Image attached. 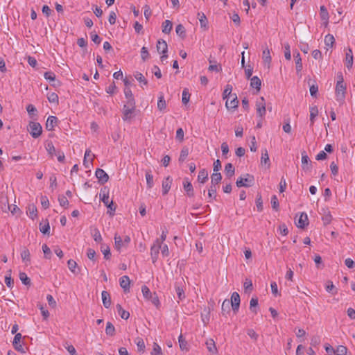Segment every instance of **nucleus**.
<instances>
[{"instance_id": "69168bd1", "label": "nucleus", "mask_w": 355, "mask_h": 355, "mask_svg": "<svg viewBox=\"0 0 355 355\" xmlns=\"http://www.w3.org/2000/svg\"><path fill=\"white\" fill-rule=\"evenodd\" d=\"M44 77L46 80L49 81H55V75L52 71H46L44 74Z\"/></svg>"}, {"instance_id": "f8f14e48", "label": "nucleus", "mask_w": 355, "mask_h": 355, "mask_svg": "<svg viewBox=\"0 0 355 355\" xmlns=\"http://www.w3.org/2000/svg\"><path fill=\"white\" fill-rule=\"evenodd\" d=\"M172 178L170 176L166 177L162 182V194L166 195L169 191L171 184H172Z\"/></svg>"}, {"instance_id": "a19ab883", "label": "nucleus", "mask_w": 355, "mask_h": 355, "mask_svg": "<svg viewBox=\"0 0 355 355\" xmlns=\"http://www.w3.org/2000/svg\"><path fill=\"white\" fill-rule=\"evenodd\" d=\"M101 252L104 255V258L105 259H110V257H111V253H110V247L108 245H101Z\"/></svg>"}, {"instance_id": "aec40b11", "label": "nucleus", "mask_w": 355, "mask_h": 355, "mask_svg": "<svg viewBox=\"0 0 355 355\" xmlns=\"http://www.w3.org/2000/svg\"><path fill=\"white\" fill-rule=\"evenodd\" d=\"M261 164L267 165L268 168L270 166L269 155L267 149L264 148L261 150Z\"/></svg>"}, {"instance_id": "5701e85b", "label": "nucleus", "mask_w": 355, "mask_h": 355, "mask_svg": "<svg viewBox=\"0 0 355 355\" xmlns=\"http://www.w3.org/2000/svg\"><path fill=\"white\" fill-rule=\"evenodd\" d=\"M206 346L208 351L213 354H216L218 350L216 347L215 342L213 339L210 338L206 341Z\"/></svg>"}, {"instance_id": "5fc2aeb1", "label": "nucleus", "mask_w": 355, "mask_h": 355, "mask_svg": "<svg viewBox=\"0 0 355 355\" xmlns=\"http://www.w3.org/2000/svg\"><path fill=\"white\" fill-rule=\"evenodd\" d=\"M92 235L96 242H101L102 241V236L99 232V230L97 228H95L93 232H92Z\"/></svg>"}, {"instance_id": "680f3d73", "label": "nucleus", "mask_w": 355, "mask_h": 355, "mask_svg": "<svg viewBox=\"0 0 355 355\" xmlns=\"http://www.w3.org/2000/svg\"><path fill=\"white\" fill-rule=\"evenodd\" d=\"M42 250L44 254V257L46 259H51V249L47 246V245L44 244L42 245Z\"/></svg>"}, {"instance_id": "f03ea898", "label": "nucleus", "mask_w": 355, "mask_h": 355, "mask_svg": "<svg viewBox=\"0 0 355 355\" xmlns=\"http://www.w3.org/2000/svg\"><path fill=\"white\" fill-rule=\"evenodd\" d=\"M340 80L337 81L336 86V94L338 101H343L345 96L346 85L343 82V76H339Z\"/></svg>"}, {"instance_id": "13d9d810", "label": "nucleus", "mask_w": 355, "mask_h": 355, "mask_svg": "<svg viewBox=\"0 0 355 355\" xmlns=\"http://www.w3.org/2000/svg\"><path fill=\"white\" fill-rule=\"evenodd\" d=\"M347 352V348L343 345H339L335 350V354L337 355H346Z\"/></svg>"}, {"instance_id": "37998d69", "label": "nucleus", "mask_w": 355, "mask_h": 355, "mask_svg": "<svg viewBox=\"0 0 355 355\" xmlns=\"http://www.w3.org/2000/svg\"><path fill=\"white\" fill-rule=\"evenodd\" d=\"M105 333L107 335L110 336H112L115 334V327L110 322H107Z\"/></svg>"}, {"instance_id": "774afa93", "label": "nucleus", "mask_w": 355, "mask_h": 355, "mask_svg": "<svg viewBox=\"0 0 355 355\" xmlns=\"http://www.w3.org/2000/svg\"><path fill=\"white\" fill-rule=\"evenodd\" d=\"M314 261L318 268H322L324 264L322 263V258L319 254H316L314 257Z\"/></svg>"}, {"instance_id": "c9c22d12", "label": "nucleus", "mask_w": 355, "mask_h": 355, "mask_svg": "<svg viewBox=\"0 0 355 355\" xmlns=\"http://www.w3.org/2000/svg\"><path fill=\"white\" fill-rule=\"evenodd\" d=\"M318 114V110L316 106H313L310 107V121L311 125H313L314 123V119Z\"/></svg>"}, {"instance_id": "c85d7f7f", "label": "nucleus", "mask_w": 355, "mask_h": 355, "mask_svg": "<svg viewBox=\"0 0 355 355\" xmlns=\"http://www.w3.org/2000/svg\"><path fill=\"white\" fill-rule=\"evenodd\" d=\"M173 28V24L170 20H165L162 24V32L168 34Z\"/></svg>"}, {"instance_id": "58836bf2", "label": "nucleus", "mask_w": 355, "mask_h": 355, "mask_svg": "<svg viewBox=\"0 0 355 355\" xmlns=\"http://www.w3.org/2000/svg\"><path fill=\"white\" fill-rule=\"evenodd\" d=\"M334 43H335V39L332 35L328 34L325 36L324 44L326 46L331 48V47H333Z\"/></svg>"}, {"instance_id": "4c0bfd02", "label": "nucleus", "mask_w": 355, "mask_h": 355, "mask_svg": "<svg viewBox=\"0 0 355 355\" xmlns=\"http://www.w3.org/2000/svg\"><path fill=\"white\" fill-rule=\"evenodd\" d=\"M198 16L199 17V21H200L201 27L207 28L208 21H207V19L205 15L203 12H198Z\"/></svg>"}, {"instance_id": "cd10ccee", "label": "nucleus", "mask_w": 355, "mask_h": 355, "mask_svg": "<svg viewBox=\"0 0 355 355\" xmlns=\"http://www.w3.org/2000/svg\"><path fill=\"white\" fill-rule=\"evenodd\" d=\"M208 180V172L205 169L199 171L198 181L200 183H205Z\"/></svg>"}, {"instance_id": "412c9836", "label": "nucleus", "mask_w": 355, "mask_h": 355, "mask_svg": "<svg viewBox=\"0 0 355 355\" xmlns=\"http://www.w3.org/2000/svg\"><path fill=\"white\" fill-rule=\"evenodd\" d=\"M250 86L255 88L257 92H259L261 86V81L260 78L257 76H253L250 79Z\"/></svg>"}, {"instance_id": "864d4df0", "label": "nucleus", "mask_w": 355, "mask_h": 355, "mask_svg": "<svg viewBox=\"0 0 355 355\" xmlns=\"http://www.w3.org/2000/svg\"><path fill=\"white\" fill-rule=\"evenodd\" d=\"M322 220L324 225H327L331 222L332 216L329 211H327V213H324Z\"/></svg>"}, {"instance_id": "b1692460", "label": "nucleus", "mask_w": 355, "mask_h": 355, "mask_svg": "<svg viewBox=\"0 0 355 355\" xmlns=\"http://www.w3.org/2000/svg\"><path fill=\"white\" fill-rule=\"evenodd\" d=\"M222 175L220 173L215 172L211 175V184L217 186L220 182Z\"/></svg>"}, {"instance_id": "423d86ee", "label": "nucleus", "mask_w": 355, "mask_h": 355, "mask_svg": "<svg viewBox=\"0 0 355 355\" xmlns=\"http://www.w3.org/2000/svg\"><path fill=\"white\" fill-rule=\"evenodd\" d=\"M240 295L237 292H234L231 296V305L234 313L239 311L240 306Z\"/></svg>"}, {"instance_id": "c03bdc74", "label": "nucleus", "mask_w": 355, "mask_h": 355, "mask_svg": "<svg viewBox=\"0 0 355 355\" xmlns=\"http://www.w3.org/2000/svg\"><path fill=\"white\" fill-rule=\"evenodd\" d=\"M243 287L245 293L252 292L253 289L252 281L250 279L246 278L243 284Z\"/></svg>"}, {"instance_id": "2f4dec72", "label": "nucleus", "mask_w": 355, "mask_h": 355, "mask_svg": "<svg viewBox=\"0 0 355 355\" xmlns=\"http://www.w3.org/2000/svg\"><path fill=\"white\" fill-rule=\"evenodd\" d=\"M166 107V103L164 99L163 94H160V96L159 97L158 101H157V108L160 111H163Z\"/></svg>"}, {"instance_id": "f257e3e1", "label": "nucleus", "mask_w": 355, "mask_h": 355, "mask_svg": "<svg viewBox=\"0 0 355 355\" xmlns=\"http://www.w3.org/2000/svg\"><path fill=\"white\" fill-rule=\"evenodd\" d=\"M101 200L108 208L107 214L110 216H114L116 211V206L114 204L113 201H109V190L104 187L101 189L99 193Z\"/></svg>"}, {"instance_id": "0e129e2a", "label": "nucleus", "mask_w": 355, "mask_h": 355, "mask_svg": "<svg viewBox=\"0 0 355 355\" xmlns=\"http://www.w3.org/2000/svg\"><path fill=\"white\" fill-rule=\"evenodd\" d=\"M40 230L44 234H49L50 226L49 222L47 221L46 223L42 226V224H40Z\"/></svg>"}, {"instance_id": "f3484780", "label": "nucleus", "mask_w": 355, "mask_h": 355, "mask_svg": "<svg viewBox=\"0 0 355 355\" xmlns=\"http://www.w3.org/2000/svg\"><path fill=\"white\" fill-rule=\"evenodd\" d=\"M157 50L159 53H166L168 51V45L164 40H159L157 44Z\"/></svg>"}, {"instance_id": "6e6552de", "label": "nucleus", "mask_w": 355, "mask_h": 355, "mask_svg": "<svg viewBox=\"0 0 355 355\" xmlns=\"http://www.w3.org/2000/svg\"><path fill=\"white\" fill-rule=\"evenodd\" d=\"M311 161L309 159L306 152L302 153V167L304 171H310L311 168Z\"/></svg>"}, {"instance_id": "e2e57ef3", "label": "nucleus", "mask_w": 355, "mask_h": 355, "mask_svg": "<svg viewBox=\"0 0 355 355\" xmlns=\"http://www.w3.org/2000/svg\"><path fill=\"white\" fill-rule=\"evenodd\" d=\"M175 291L178 298L182 300L185 297L184 291L182 288L175 285Z\"/></svg>"}, {"instance_id": "49530a36", "label": "nucleus", "mask_w": 355, "mask_h": 355, "mask_svg": "<svg viewBox=\"0 0 355 355\" xmlns=\"http://www.w3.org/2000/svg\"><path fill=\"white\" fill-rule=\"evenodd\" d=\"M189 153V148L186 146L183 147L180 152L179 162H183L187 157Z\"/></svg>"}, {"instance_id": "3c124183", "label": "nucleus", "mask_w": 355, "mask_h": 355, "mask_svg": "<svg viewBox=\"0 0 355 355\" xmlns=\"http://www.w3.org/2000/svg\"><path fill=\"white\" fill-rule=\"evenodd\" d=\"M189 98H190V94L187 89H184L183 90L182 94V103L184 105L187 104L188 102L189 101Z\"/></svg>"}, {"instance_id": "72a5a7b5", "label": "nucleus", "mask_w": 355, "mask_h": 355, "mask_svg": "<svg viewBox=\"0 0 355 355\" xmlns=\"http://www.w3.org/2000/svg\"><path fill=\"white\" fill-rule=\"evenodd\" d=\"M320 17L322 20L325 21L326 24L328 22L329 13L324 6H321L320 8Z\"/></svg>"}, {"instance_id": "a211bd4d", "label": "nucleus", "mask_w": 355, "mask_h": 355, "mask_svg": "<svg viewBox=\"0 0 355 355\" xmlns=\"http://www.w3.org/2000/svg\"><path fill=\"white\" fill-rule=\"evenodd\" d=\"M101 297L103 306L108 309L111 305V297L110 293L107 291H103L101 293Z\"/></svg>"}, {"instance_id": "393cba45", "label": "nucleus", "mask_w": 355, "mask_h": 355, "mask_svg": "<svg viewBox=\"0 0 355 355\" xmlns=\"http://www.w3.org/2000/svg\"><path fill=\"white\" fill-rule=\"evenodd\" d=\"M346 65L347 68H351L353 64V54L351 49H348L345 55Z\"/></svg>"}, {"instance_id": "e433bc0d", "label": "nucleus", "mask_w": 355, "mask_h": 355, "mask_svg": "<svg viewBox=\"0 0 355 355\" xmlns=\"http://www.w3.org/2000/svg\"><path fill=\"white\" fill-rule=\"evenodd\" d=\"M135 343L137 346V349L139 352H144L146 345L144 340L141 338L137 337L135 340Z\"/></svg>"}, {"instance_id": "2eb2a0df", "label": "nucleus", "mask_w": 355, "mask_h": 355, "mask_svg": "<svg viewBox=\"0 0 355 355\" xmlns=\"http://www.w3.org/2000/svg\"><path fill=\"white\" fill-rule=\"evenodd\" d=\"M183 187L188 196L193 197L194 195L193 188L188 178H184L183 182Z\"/></svg>"}, {"instance_id": "09e8293b", "label": "nucleus", "mask_w": 355, "mask_h": 355, "mask_svg": "<svg viewBox=\"0 0 355 355\" xmlns=\"http://www.w3.org/2000/svg\"><path fill=\"white\" fill-rule=\"evenodd\" d=\"M232 91V86L231 85L227 84L225 86V88L223 93V98L226 99L228 98L231 95Z\"/></svg>"}, {"instance_id": "338daca9", "label": "nucleus", "mask_w": 355, "mask_h": 355, "mask_svg": "<svg viewBox=\"0 0 355 355\" xmlns=\"http://www.w3.org/2000/svg\"><path fill=\"white\" fill-rule=\"evenodd\" d=\"M271 205L273 209L276 211L278 210L279 205L278 199L275 195L272 196L271 198Z\"/></svg>"}, {"instance_id": "20e7f679", "label": "nucleus", "mask_w": 355, "mask_h": 355, "mask_svg": "<svg viewBox=\"0 0 355 355\" xmlns=\"http://www.w3.org/2000/svg\"><path fill=\"white\" fill-rule=\"evenodd\" d=\"M28 131L33 138H37L42 132V128L40 123L31 121L28 125Z\"/></svg>"}, {"instance_id": "7c9ffc66", "label": "nucleus", "mask_w": 355, "mask_h": 355, "mask_svg": "<svg viewBox=\"0 0 355 355\" xmlns=\"http://www.w3.org/2000/svg\"><path fill=\"white\" fill-rule=\"evenodd\" d=\"M225 172L226 175L228 177H232L234 175L235 168L232 164L228 163L225 166Z\"/></svg>"}, {"instance_id": "8fccbe9b", "label": "nucleus", "mask_w": 355, "mask_h": 355, "mask_svg": "<svg viewBox=\"0 0 355 355\" xmlns=\"http://www.w3.org/2000/svg\"><path fill=\"white\" fill-rule=\"evenodd\" d=\"M217 186L214 185H210V187L208 190V196L210 198H216V191H217Z\"/></svg>"}, {"instance_id": "79ce46f5", "label": "nucleus", "mask_w": 355, "mask_h": 355, "mask_svg": "<svg viewBox=\"0 0 355 355\" xmlns=\"http://www.w3.org/2000/svg\"><path fill=\"white\" fill-rule=\"evenodd\" d=\"M258 306V298L252 297L250 302V309L254 313H257V307Z\"/></svg>"}, {"instance_id": "39448f33", "label": "nucleus", "mask_w": 355, "mask_h": 355, "mask_svg": "<svg viewBox=\"0 0 355 355\" xmlns=\"http://www.w3.org/2000/svg\"><path fill=\"white\" fill-rule=\"evenodd\" d=\"M161 249V241L159 240H155L153 245L150 248V257L152 262L155 263L158 259L159 250Z\"/></svg>"}, {"instance_id": "c756f323", "label": "nucleus", "mask_w": 355, "mask_h": 355, "mask_svg": "<svg viewBox=\"0 0 355 355\" xmlns=\"http://www.w3.org/2000/svg\"><path fill=\"white\" fill-rule=\"evenodd\" d=\"M262 58L265 64H268V65L270 64L271 62V56L270 53V50L268 47L263 49L262 53Z\"/></svg>"}, {"instance_id": "052dcab7", "label": "nucleus", "mask_w": 355, "mask_h": 355, "mask_svg": "<svg viewBox=\"0 0 355 355\" xmlns=\"http://www.w3.org/2000/svg\"><path fill=\"white\" fill-rule=\"evenodd\" d=\"M230 302L229 300H225L223 301V302L222 304V307H221L222 313L223 315L225 314V312H227V313L230 312Z\"/></svg>"}, {"instance_id": "4d7b16f0", "label": "nucleus", "mask_w": 355, "mask_h": 355, "mask_svg": "<svg viewBox=\"0 0 355 355\" xmlns=\"http://www.w3.org/2000/svg\"><path fill=\"white\" fill-rule=\"evenodd\" d=\"M162 352L161 347L157 343H153V349L151 352V355H162Z\"/></svg>"}, {"instance_id": "a878e982", "label": "nucleus", "mask_w": 355, "mask_h": 355, "mask_svg": "<svg viewBox=\"0 0 355 355\" xmlns=\"http://www.w3.org/2000/svg\"><path fill=\"white\" fill-rule=\"evenodd\" d=\"M114 245H115V248L118 250V251H120L121 248L123 247V246H125L123 242V240L121 239V237L118 234H114Z\"/></svg>"}, {"instance_id": "1a4fd4ad", "label": "nucleus", "mask_w": 355, "mask_h": 355, "mask_svg": "<svg viewBox=\"0 0 355 355\" xmlns=\"http://www.w3.org/2000/svg\"><path fill=\"white\" fill-rule=\"evenodd\" d=\"M96 177L98 178L99 182L102 184L107 182L109 180L108 175L101 168H98L95 173Z\"/></svg>"}, {"instance_id": "ea45409f", "label": "nucleus", "mask_w": 355, "mask_h": 355, "mask_svg": "<svg viewBox=\"0 0 355 355\" xmlns=\"http://www.w3.org/2000/svg\"><path fill=\"white\" fill-rule=\"evenodd\" d=\"M21 257L23 261H25V262L31 261V254H30L29 250L26 248H24L23 249V250L21 251Z\"/></svg>"}, {"instance_id": "0eeeda50", "label": "nucleus", "mask_w": 355, "mask_h": 355, "mask_svg": "<svg viewBox=\"0 0 355 355\" xmlns=\"http://www.w3.org/2000/svg\"><path fill=\"white\" fill-rule=\"evenodd\" d=\"M21 338L22 336L20 333L16 334L12 341V345L17 351L21 353H25L23 346L20 344Z\"/></svg>"}, {"instance_id": "7ed1b4c3", "label": "nucleus", "mask_w": 355, "mask_h": 355, "mask_svg": "<svg viewBox=\"0 0 355 355\" xmlns=\"http://www.w3.org/2000/svg\"><path fill=\"white\" fill-rule=\"evenodd\" d=\"M254 183V178L252 175L246 173L244 175V178L240 177L236 182V184L238 187H250Z\"/></svg>"}, {"instance_id": "473e14b6", "label": "nucleus", "mask_w": 355, "mask_h": 355, "mask_svg": "<svg viewBox=\"0 0 355 355\" xmlns=\"http://www.w3.org/2000/svg\"><path fill=\"white\" fill-rule=\"evenodd\" d=\"M175 32L182 39L186 37V30L183 25L178 24L175 28Z\"/></svg>"}, {"instance_id": "f704fd0d", "label": "nucleus", "mask_w": 355, "mask_h": 355, "mask_svg": "<svg viewBox=\"0 0 355 355\" xmlns=\"http://www.w3.org/2000/svg\"><path fill=\"white\" fill-rule=\"evenodd\" d=\"M146 179L148 188L151 189L154 184L153 176L151 174V171L148 170L146 172Z\"/></svg>"}, {"instance_id": "4be33fe9", "label": "nucleus", "mask_w": 355, "mask_h": 355, "mask_svg": "<svg viewBox=\"0 0 355 355\" xmlns=\"http://www.w3.org/2000/svg\"><path fill=\"white\" fill-rule=\"evenodd\" d=\"M234 98L232 100L230 101V102H228V100L225 103V106L227 110L230 109H236L238 107L239 105V101L237 99L236 95L234 94Z\"/></svg>"}, {"instance_id": "bb28decb", "label": "nucleus", "mask_w": 355, "mask_h": 355, "mask_svg": "<svg viewBox=\"0 0 355 355\" xmlns=\"http://www.w3.org/2000/svg\"><path fill=\"white\" fill-rule=\"evenodd\" d=\"M116 307L119 314L120 315V316L122 319L128 320L129 318V317H130L129 312L124 310L122 308L121 304H116Z\"/></svg>"}, {"instance_id": "9d476101", "label": "nucleus", "mask_w": 355, "mask_h": 355, "mask_svg": "<svg viewBox=\"0 0 355 355\" xmlns=\"http://www.w3.org/2000/svg\"><path fill=\"white\" fill-rule=\"evenodd\" d=\"M57 123L58 118L54 116H49L46 122V129L49 131H52L54 130Z\"/></svg>"}, {"instance_id": "ddd939ff", "label": "nucleus", "mask_w": 355, "mask_h": 355, "mask_svg": "<svg viewBox=\"0 0 355 355\" xmlns=\"http://www.w3.org/2000/svg\"><path fill=\"white\" fill-rule=\"evenodd\" d=\"M295 63V69L297 74H299L302 70V58L300 57V54L299 52H295L293 54Z\"/></svg>"}, {"instance_id": "4468645a", "label": "nucleus", "mask_w": 355, "mask_h": 355, "mask_svg": "<svg viewBox=\"0 0 355 355\" xmlns=\"http://www.w3.org/2000/svg\"><path fill=\"white\" fill-rule=\"evenodd\" d=\"M121 287L123 289L124 292L129 291L130 290V278L127 275H124L119 279Z\"/></svg>"}, {"instance_id": "603ef678", "label": "nucleus", "mask_w": 355, "mask_h": 355, "mask_svg": "<svg viewBox=\"0 0 355 355\" xmlns=\"http://www.w3.org/2000/svg\"><path fill=\"white\" fill-rule=\"evenodd\" d=\"M47 98L50 103H57V104L58 103L59 98H58V94L55 92L49 94L47 96Z\"/></svg>"}, {"instance_id": "a18cd8bd", "label": "nucleus", "mask_w": 355, "mask_h": 355, "mask_svg": "<svg viewBox=\"0 0 355 355\" xmlns=\"http://www.w3.org/2000/svg\"><path fill=\"white\" fill-rule=\"evenodd\" d=\"M19 277L20 280L24 285H26V286L31 285V279L25 272H20L19 275Z\"/></svg>"}, {"instance_id": "6ab92c4d", "label": "nucleus", "mask_w": 355, "mask_h": 355, "mask_svg": "<svg viewBox=\"0 0 355 355\" xmlns=\"http://www.w3.org/2000/svg\"><path fill=\"white\" fill-rule=\"evenodd\" d=\"M135 109H131L129 107L123 106V116L122 119L123 121H128L132 117V114L135 112Z\"/></svg>"}, {"instance_id": "6e6d98bb", "label": "nucleus", "mask_w": 355, "mask_h": 355, "mask_svg": "<svg viewBox=\"0 0 355 355\" xmlns=\"http://www.w3.org/2000/svg\"><path fill=\"white\" fill-rule=\"evenodd\" d=\"M141 291L143 293V295L145 298L150 300V298L152 297V293L150 291V289L146 286H143L141 287Z\"/></svg>"}, {"instance_id": "dca6fc26", "label": "nucleus", "mask_w": 355, "mask_h": 355, "mask_svg": "<svg viewBox=\"0 0 355 355\" xmlns=\"http://www.w3.org/2000/svg\"><path fill=\"white\" fill-rule=\"evenodd\" d=\"M298 227L304 229L308 225V216L306 214L302 213L296 223Z\"/></svg>"}, {"instance_id": "bf43d9fd", "label": "nucleus", "mask_w": 355, "mask_h": 355, "mask_svg": "<svg viewBox=\"0 0 355 355\" xmlns=\"http://www.w3.org/2000/svg\"><path fill=\"white\" fill-rule=\"evenodd\" d=\"M135 78L141 83H143L144 85H146L148 84L147 80L145 78V77L143 76L141 73L137 72L135 74Z\"/></svg>"}, {"instance_id": "9b49d317", "label": "nucleus", "mask_w": 355, "mask_h": 355, "mask_svg": "<svg viewBox=\"0 0 355 355\" xmlns=\"http://www.w3.org/2000/svg\"><path fill=\"white\" fill-rule=\"evenodd\" d=\"M94 157V155L91 154V150L89 149L86 150L83 160V164L85 168H88L90 167V165L92 164Z\"/></svg>"}, {"instance_id": "de8ad7c7", "label": "nucleus", "mask_w": 355, "mask_h": 355, "mask_svg": "<svg viewBox=\"0 0 355 355\" xmlns=\"http://www.w3.org/2000/svg\"><path fill=\"white\" fill-rule=\"evenodd\" d=\"M28 216L30 218H31L32 219H34L35 218L37 217V208L33 205H29L28 207Z\"/></svg>"}]
</instances>
